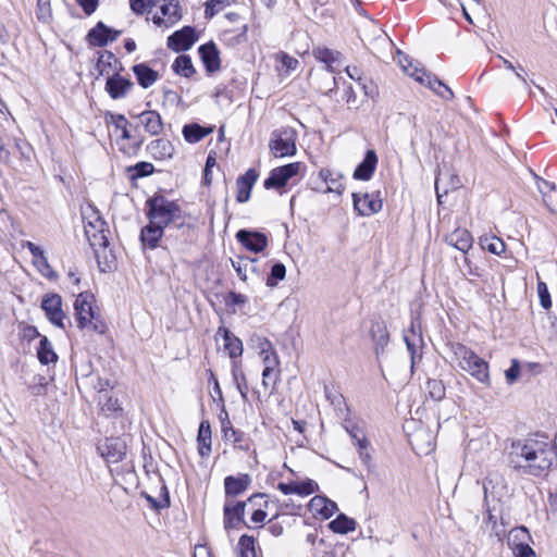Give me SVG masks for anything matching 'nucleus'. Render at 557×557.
<instances>
[{
    "instance_id": "1",
    "label": "nucleus",
    "mask_w": 557,
    "mask_h": 557,
    "mask_svg": "<svg viewBox=\"0 0 557 557\" xmlns=\"http://www.w3.org/2000/svg\"><path fill=\"white\" fill-rule=\"evenodd\" d=\"M147 207V216L150 223L141 230L140 239L145 246L151 249L158 246L164 227L189 230L193 226L189 222L190 216L175 201L168 200L163 196L148 199Z\"/></svg>"
},
{
    "instance_id": "2",
    "label": "nucleus",
    "mask_w": 557,
    "mask_h": 557,
    "mask_svg": "<svg viewBox=\"0 0 557 557\" xmlns=\"http://www.w3.org/2000/svg\"><path fill=\"white\" fill-rule=\"evenodd\" d=\"M553 455L554 453L542 442L518 441L511 444L509 463L524 473L540 476L550 468Z\"/></svg>"
},
{
    "instance_id": "3",
    "label": "nucleus",
    "mask_w": 557,
    "mask_h": 557,
    "mask_svg": "<svg viewBox=\"0 0 557 557\" xmlns=\"http://www.w3.org/2000/svg\"><path fill=\"white\" fill-rule=\"evenodd\" d=\"M397 60L403 71L413 77L417 82L426 85L431 90L445 100H451L454 98V92L447 85L440 81L435 75L426 73L424 69L419 67L418 63L400 50L397 51Z\"/></svg>"
},
{
    "instance_id": "4",
    "label": "nucleus",
    "mask_w": 557,
    "mask_h": 557,
    "mask_svg": "<svg viewBox=\"0 0 557 557\" xmlns=\"http://www.w3.org/2000/svg\"><path fill=\"white\" fill-rule=\"evenodd\" d=\"M85 235L89 245L98 256L99 249L109 246L107 234L109 233L107 222L101 218L100 212L91 205L82 208Z\"/></svg>"
},
{
    "instance_id": "5",
    "label": "nucleus",
    "mask_w": 557,
    "mask_h": 557,
    "mask_svg": "<svg viewBox=\"0 0 557 557\" xmlns=\"http://www.w3.org/2000/svg\"><path fill=\"white\" fill-rule=\"evenodd\" d=\"M451 350L458 367L479 382L490 384L488 364L474 351L462 344H454Z\"/></svg>"
},
{
    "instance_id": "6",
    "label": "nucleus",
    "mask_w": 557,
    "mask_h": 557,
    "mask_svg": "<svg viewBox=\"0 0 557 557\" xmlns=\"http://www.w3.org/2000/svg\"><path fill=\"white\" fill-rule=\"evenodd\" d=\"M92 295L81 293L74 302L75 317L78 327L92 329L95 332L103 333L106 325L99 321L91 305Z\"/></svg>"
},
{
    "instance_id": "7",
    "label": "nucleus",
    "mask_w": 557,
    "mask_h": 557,
    "mask_svg": "<svg viewBox=\"0 0 557 557\" xmlns=\"http://www.w3.org/2000/svg\"><path fill=\"white\" fill-rule=\"evenodd\" d=\"M296 133L290 128L274 131L269 148L275 158L292 157L296 153Z\"/></svg>"
},
{
    "instance_id": "8",
    "label": "nucleus",
    "mask_w": 557,
    "mask_h": 557,
    "mask_svg": "<svg viewBox=\"0 0 557 557\" xmlns=\"http://www.w3.org/2000/svg\"><path fill=\"white\" fill-rule=\"evenodd\" d=\"M300 170V163L299 162H293L285 164L283 166H278L273 169L270 172L269 177L264 181L263 186L265 189L271 188H282L284 187L287 182L298 174Z\"/></svg>"
},
{
    "instance_id": "9",
    "label": "nucleus",
    "mask_w": 557,
    "mask_h": 557,
    "mask_svg": "<svg viewBox=\"0 0 557 557\" xmlns=\"http://www.w3.org/2000/svg\"><path fill=\"white\" fill-rule=\"evenodd\" d=\"M41 309L52 324L64 329L63 321L66 315L62 310V298L59 294H46L41 300Z\"/></svg>"
},
{
    "instance_id": "10",
    "label": "nucleus",
    "mask_w": 557,
    "mask_h": 557,
    "mask_svg": "<svg viewBox=\"0 0 557 557\" xmlns=\"http://www.w3.org/2000/svg\"><path fill=\"white\" fill-rule=\"evenodd\" d=\"M246 507H247V502H236V503H232L230 500L225 502L224 507H223L225 530L236 529L239 523H243L249 528V525L244 520Z\"/></svg>"
},
{
    "instance_id": "11",
    "label": "nucleus",
    "mask_w": 557,
    "mask_h": 557,
    "mask_svg": "<svg viewBox=\"0 0 557 557\" xmlns=\"http://www.w3.org/2000/svg\"><path fill=\"white\" fill-rule=\"evenodd\" d=\"M197 40L196 30L191 26H184L168 37L169 49L180 52L191 48Z\"/></svg>"
},
{
    "instance_id": "12",
    "label": "nucleus",
    "mask_w": 557,
    "mask_h": 557,
    "mask_svg": "<svg viewBox=\"0 0 557 557\" xmlns=\"http://www.w3.org/2000/svg\"><path fill=\"white\" fill-rule=\"evenodd\" d=\"M160 12L161 15L156 14L152 17V21L157 26L170 27L182 17L180 4L176 0H163V4L160 7Z\"/></svg>"
},
{
    "instance_id": "13",
    "label": "nucleus",
    "mask_w": 557,
    "mask_h": 557,
    "mask_svg": "<svg viewBox=\"0 0 557 557\" xmlns=\"http://www.w3.org/2000/svg\"><path fill=\"white\" fill-rule=\"evenodd\" d=\"M121 32L109 28L103 22H98L87 34V39L91 46L104 47L109 42L114 41Z\"/></svg>"
},
{
    "instance_id": "14",
    "label": "nucleus",
    "mask_w": 557,
    "mask_h": 557,
    "mask_svg": "<svg viewBox=\"0 0 557 557\" xmlns=\"http://www.w3.org/2000/svg\"><path fill=\"white\" fill-rule=\"evenodd\" d=\"M354 208L363 216L374 214L382 209V200L379 199L374 194H363L360 196L357 193L352 194Z\"/></svg>"
},
{
    "instance_id": "15",
    "label": "nucleus",
    "mask_w": 557,
    "mask_h": 557,
    "mask_svg": "<svg viewBox=\"0 0 557 557\" xmlns=\"http://www.w3.org/2000/svg\"><path fill=\"white\" fill-rule=\"evenodd\" d=\"M257 347L259 349V355L262 358L264 366L263 370H265V373L268 374L269 371L280 373V360L272 343L264 337H258Z\"/></svg>"
},
{
    "instance_id": "16",
    "label": "nucleus",
    "mask_w": 557,
    "mask_h": 557,
    "mask_svg": "<svg viewBox=\"0 0 557 557\" xmlns=\"http://www.w3.org/2000/svg\"><path fill=\"white\" fill-rule=\"evenodd\" d=\"M236 238L245 248L256 253L262 251L268 245L267 236L259 232L239 230Z\"/></svg>"
},
{
    "instance_id": "17",
    "label": "nucleus",
    "mask_w": 557,
    "mask_h": 557,
    "mask_svg": "<svg viewBox=\"0 0 557 557\" xmlns=\"http://www.w3.org/2000/svg\"><path fill=\"white\" fill-rule=\"evenodd\" d=\"M133 86L134 84L131 79L115 73L107 78L104 89L112 99H121L128 94Z\"/></svg>"
},
{
    "instance_id": "18",
    "label": "nucleus",
    "mask_w": 557,
    "mask_h": 557,
    "mask_svg": "<svg viewBox=\"0 0 557 557\" xmlns=\"http://www.w3.org/2000/svg\"><path fill=\"white\" fill-rule=\"evenodd\" d=\"M259 177L258 172L255 169H249L244 175H240L236 181V200L237 202H247L250 198V194L253 185Z\"/></svg>"
},
{
    "instance_id": "19",
    "label": "nucleus",
    "mask_w": 557,
    "mask_h": 557,
    "mask_svg": "<svg viewBox=\"0 0 557 557\" xmlns=\"http://www.w3.org/2000/svg\"><path fill=\"white\" fill-rule=\"evenodd\" d=\"M198 52L207 72L213 73L220 70V52L213 41L201 45L198 48Z\"/></svg>"
},
{
    "instance_id": "20",
    "label": "nucleus",
    "mask_w": 557,
    "mask_h": 557,
    "mask_svg": "<svg viewBox=\"0 0 557 557\" xmlns=\"http://www.w3.org/2000/svg\"><path fill=\"white\" fill-rule=\"evenodd\" d=\"M251 478L248 473L237 476L228 475L224 479V491L226 498L242 495L250 485Z\"/></svg>"
},
{
    "instance_id": "21",
    "label": "nucleus",
    "mask_w": 557,
    "mask_h": 557,
    "mask_svg": "<svg viewBox=\"0 0 557 557\" xmlns=\"http://www.w3.org/2000/svg\"><path fill=\"white\" fill-rule=\"evenodd\" d=\"M370 334L374 342V352L376 357L384 352L389 343V333L384 321H374L371 324Z\"/></svg>"
},
{
    "instance_id": "22",
    "label": "nucleus",
    "mask_w": 557,
    "mask_h": 557,
    "mask_svg": "<svg viewBox=\"0 0 557 557\" xmlns=\"http://www.w3.org/2000/svg\"><path fill=\"white\" fill-rule=\"evenodd\" d=\"M147 151L154 160L162 161L172 159L175 149L170 140L165 138H157L147 145Z\"/></svg>"
},
{
    "instance_id": "23",
    "label": "nucleus",
    "mask_w": 557,
    "mask_h": 557,
    "mask_svg": "<svg viewBox=\"0 0 557 557\" xmlns=\"http://www.w3.org/2000/svg\"><path fill=\"white\" fill-rule=\"evenodd\" d=\"M140 125L151 136H158L163 131V121L161 115L154 110H147L137 115Z\"/></svg>"
},
{
    "instance_id": "24",
    "label": "nucleus",
    "mask_w": 557,
    "mask_h": 557,
    "mask_svg": "<svg viewBox=\"0 0 557 557\" xmlns=\"http://www.w3.org/2000/svg\"><path fill=\"white\" fill-rule=\"evenodd\" d=\"M216 336H222L224 341V350L231 358H238L243 355V342L235 336L228 329L220 326L216 331Z\"/></svg>"
},
{
    "instance_id": "25",
    "label": "nucleus",
    "mask_w": 557,
    "mask_h": 557,
    "mask_svg": "<svg viewBox=\"0 0 557 557\" xmlns=\"http://www.w3.org/2000/svg\"><path fill=\"white\" fill-rule=\"evenodd\" d=\"M377 165V156L376 152L372 149L366 152L363 161L358 164V166L354 171V178L360 181H369Z\"/></svg>"
},
{
    "instance_id": "26",
    "label": "nucleus",
    "mask_w": 557,
    "mask_h": 557,
    "mask_svg": "<svg viewBox=\"0 0 557 557\" xmlns=\"http://www.w3.org/2000/svg\"><path fill=\"white\" fill-rule=\"evenodd\" d=\"M445 242L466 253L472 247L473 238L468 230L458 227L445 236Z\"/></svg>"
},
{
    "instance_id": "27",
    "label": "nucleus",
    "mask_w": 557,
    "mask_h": 557,
    "mask_svg": "<svg viewBox=\"0 0 557 557\" xmlns=\"http://www.w3.org/2000/svg\"><path fill=\"white\" fill-rule=\"evenodd\" d=\"M222 432L224 440L231 441L236 448L245 451L250 449L249 440L246 437L245 433L234 429L227 419L222 422Z\"/></svg>"
},
{
    "instance_id": "28",
    "label": "nucleus",
    "mask_w": 557,
    "mask_h": 557,
    "mask_svg": "<svg viewBox=\"0 0 557 557\" xmlns=\"http://www.w3.org/2000/svg\"><path fill=\"white\" fill-rule=\"evenodd\" d=\"M101 451L109 462L115 463L121 461L126 455V445L120 438H110L107 440Z\"/></svg>"
},
{
    "instance_id": "29",
    "label": "nucleus",
    "mask_w": 557,
    "mask_h": 557,
    "mask_svg": "<svg viewBox=\"0 0 557 557\" xmlns=\"http://www.w3.org/2000/svg\"><path fill=\"white\" fill-rule=\"evenodd\" d=\"M211 436L212 432L209 421H201L197 435L198 451L201 457H208L211 453Z\"/></svg>"
},
{
    "instance_id": "30",
    "label": "nucleus",
    "mask_w": 557,
    "mask_h": 557,
    "mask_svg": "<svg viewBox=\"0 0 557 557\" xmlns=\"http://www.w3.org/2000/svg\"><path fill=\"white\" fill-rule=\"evenodd\" d=\"M133 72L137 78L138 84L145 89L152 86L159 77L158 72L145 63L134 65Z\"/></svg>"
},
{
    "instance_id": "31",
    "label": "nucleus",
    "mask_w": 557,
    "mask_h": 557,
    "mask_svg": "<svg viewBox=\"0 0 557 557\" xmlns=\"http://www.w3.org/2000/svg\"><path fill=\"white\" fill-rule=\"evenodd\" d=\"M310 507L319 512L323 518L329 519L337 510V505L324 496H314L310 500Z\"/></svg>"
},
{
    "instance_id": "32",
    "label": "nucleus",
    "mask_w": 557,
    "mask_h": 557,
    "mask_svg": "<svg viewBox=\"0 0 557 557\" xmlns=\"http://www.w3.org/2000/svg\"><path fill=\"white\" fill-rule=\"evenodd\" d=\"M212 132V128L203 127L197 123L186 124L183 127V136L187 143L195 144L203 139Z\"/></svg>"
},
{
    "instance_id": "33",
    "label": "nucleus",
    "mask_w": 557,
    "mask_h": 557,
    "mask_svg": "<svg viewBox=\"0 0 557 557\" xmlns=\"http://www.w3.org/2000/svg\"><path fill=\"white\" fill-rule=\"evenodd\" d=\"M329 528L334 533L347 534L355 531L356 521L344 513H339L334 520L330 522Z\"/></svg>"
},
{
    "instance_id": "34",
    "label": "nucleus",
    "mask_w": 557,
    "mask_h": 557,
    "mask_svg": "<svg viewBox=\"0 0 557 557\" xmlns=\"http://www.w3.org/2000/svg\"><path fill=\"white\" fill-rule=\"evenodd\" d=\"M313 55L319 61L325 63L330 72H335L333 64L339 61L341 53L325 47H318L313 50Z\"/></svg>"
},
{
    "instance_id": "35",
    "label": "nucleus",
    "mask_w": 557,
    "mask_h": 557,
    "mask_svg": "<svg viewBox=\"0 0 557 557\" xmlns=\"http://www.w3.org/2000/svg\"><path fill=\"white\" fill-rule=\"evenodd\" d=\"M37 356L42 364H49L50 362H55L58 360V356L53 351L52 344L46 336L40 338Z\"/></svg>"
},
{
    "instance_id": "36",
    "label": "nucleus",
    "mask_w": 557,
    "mask_h": 557,
    "mask_svg": "<svg viewBox=\"0 0 557 557\" xmlns=\"http://www.w3.org/2000/svg\"><path fill=\"white\" fill-rule=\"evenodd\" d=\"M232 374H233L234 383L236 385L237 391L240 394L242 399L245 403L248 401L247 380H246L245 373L243 371H240L238 362H233Z\"/></svg>"
},
{
    "instance_id": "37",
    "label": "nucleus",
    "mask_w": 557,
    "mask_h": 557,
    "mask_svg": "<svg viewBox=\"0 0 557 557\" xmlns=\"http://www.w3.org/2000/svg\"><path fill=\"white\" fill-rule=\"evenodd\" d=\"M172 69L176 74L187 78L194 75L196 72L190 57L186 54H181L177 57L172 65Z\"/></svg>"
},
{
    "instance_id": "38",
    "label": "nucleus",
    "mask_w": 557,
    "mask_h": 557,
    "mask_svg": "<svg viewBox=\"0 0 557 557\" xmlns=\"http://www.w3.org/2000/svg\"><path fill=\"white\" fill-rule=\"evenodd\" d=\"M447 174L443 173L442 171L438 172L436 180H435V190L437 196V201L442 203V198L444 195H447L449 189H457L459 187V180L457 176L451 177L450 187H448L446 184L444 185V181L446 178Z\"/></svg>"
},
{
    "instance_id": "39",
    "label": "nucleus",
    "mask_w": 557,
    "mask_h": 557,
    "mask_svg": "<svg viewBox=\"0 0 557 557\" xmlns=\"http://www.w3.org/2000/svg\"><path fill=\"white\" fill-rule=\"evenodd\" d=\"M237 557H257L253 536L244 534L239 537Z\"/></svg>"
},
{
    "instance_id": "40",
    "label": "nucleus",
    "mask_w": 557,
    "mask_h": 557,
    "mask_svg": "<svg viewBox=\"0 0 557 557\" xmlns=\"http://www.w3.org/2000/svg\"><path fill=\"white\" fill-rule=\"evenodd\" d=\"M326 399L331 403V405L341 412L343 416L344 413L348 412V408L346 405V400L342 394H339L336 391H333L325 386L324 388Z\"/></svg>"
},
{
    "instance_id": "41",
    "label": "nucleus",
    "mask_w": 557,
    "mask_h": 557,
    "mask_svg": "<svg viewBox=\"0 0 557 557\" xmlns=\"http://www.w3.org/2000/svg\"><path fill=\"white\" fill-rule=\"evenodd\" d=\"M426 389L432 399L440 401L445 397L446 388L441 380L430 379L426 382Z\"/></svg>"
},
{
    "instance_id": "42",
    "label": "nucleus",
    "mask_w": 557,
    "mask_h": 557,
    "mask_svg": "<svg viewBox=\"0 0 557 557\" xmlns=\"http://www.w3.org/2000/svg\"><path fill=\"white\" fill-rule=\"evenodd\" d=\"M404 341L408 351L410 352L411 371H413L414 364L422 358L421 354L419 352L422 342H418L414 338H411L408 334L404 335Z\"/></svg>"
},
{
    "instance_id": "43",
    "label": "nucleus",
    "mask_w": 557,
    "mask_h": 557,
    "mask_svg": "<svg viewBox=\"0 0 557 557\" xmlns=\"http://www.w3.org/2000/svg\"><path fill=\"white\" fill-rule=\"evenodd\" d=\"M235 2V0H209L206 2L205 15L207 18L213 17L216 13Z\"/></svg>"
},
{
    "instance_id": "44",
    "label": "nucleus",
    "mask_w": 557,
    "mask_h": 557,
    "mask_svg": "<svg viewBox=\"0 0 557 557\" xmlns=\"http://www.w3.org/2000/svg\"><path fill=\"white\" fill-rule=\"evenodd\" d=\"M530 540V534L527 528L521 527L510 531L507 543L509 548L518 545L519 543H527Z\"/></svg>"
},
{
    "instance_id": "45",
    "label": "nucleus",
    "mask_w": 557,
    "mask_h": 557,
    "mask_svg": "<svg viewBox=\"0 0 557 557\" xmlns=\"http://www.w3.org/2000/svg\"><path fill=\"white\" fill-rule=\"evenodd\" d=\"M482 248L494 255H502L505 251V243L498 237H485L481 240Z\"/></svg>"
},
{
    "instance_id": "46",
    "label": "nucleus",
    "mask_w": 557,
    "mask_h": 557,
    "mask_svg": "<svg viewBox=\"0 0 557 557\" xmlns=\"http://www.w3.org/2000/svg\"><path fill=\"white\" fill-rule=\"evenodd\" d=\"M320 177L327 184L326 193L336 191L337 194H342L344 187L342 183L337 178L332 177V172L327 169H322L320 171Z\"/></svg>"
},
{
    "instance_id": "47",
    "label": "nucleus",
    "mask_w": 557,
    "mask_h": 557,
    "mask_svg": "<svg viewBox=\"0 0 557 557\" xmlns=\"http://www.w3.org/2000/svg\"><path fill=\"white\" fill-rule=\"evenodd\" d=\"M286 275V268L283 263L277 262L273 264L271 269V273L267 278V285L270 287H274L277 284V281L284 280Z\"/></svg>"
},
{
    "instance_id": "48",
    "label": "nucleus",
    "mask_w": 557,
    "mask_h": 557,
    "mask_svg": "<svg viewBox=\"0 0 557 557\" xmlns=\"http://www.w3.org/2000/svg\"><path fill=\"white\" fill-rule=\"evenodd\" d=\"M536 180V186L539 191L543 196L544 202L547 205V198L552 200V194L555 191V184L539 177L535 173H532Z\"/></svg>"
},
{
    "instance_id": "49",
    "label": "nucleus",
    "mask_w": 557,
    "mask_h": 557,
    "mask_svg": "<svg viewBox=\"0 0 557 557\" xmlns=\"http://www.w3.org/2000/svg\"><path fill=\"white\" fill-rule=\"evenodd\" d=\"M297 495L308 496L318 491L319 486L317 482L311 479H308L302 482H296Z\"/></svg>"
},
{
    "instance_id": "50",
    "label": "nucleus",
    "mask_w": 557,
    "mask_h": 557,
    "mask_svg": "<svg viewBox=\"0 0 557 557\" xmlns=\"http://www.w3.org/2000/svg\"><path fill=\"white\" fill-rule=\"evenodd\" d=\"M345 429H346L347 433L350 435V437L352 440V444L355 446L368 441L363 430L361 428H359L358 425L351 424L349 426H346Z\"/></svg>"
},
{
    "instance_id": "51",
    "label": "nucleus",
    "mask_w": 557,
    "mask_h": 557,
    "mask_svg": "<svg viewBox=\"0 0 557 557\" xmlns=\"http://www.w3.org/2000/svg\"><path fill=\"white\" fill-rule=\"evenodd\" d=\"M515 557H536L534 549L529 543H519L510 548Z\"/></svg>"
},
{
    "instance_id": "52",
    "label": "nucleus",
    "mask_w": 557,
    "mask_h": 557,
    "mask_svg": "<svg viewBox=\"0 0 557 557\" xmlns=\"http://www.w3.org/2000/svg\"><path fill=\"white\" fill-rule=\"evenodd\" d=\"M537 294H539L541 306L544 309H549L552 307V300H550V295H549L547 285L544 282L537 283Z\"/></svg>"
},
{
    "instance_id": "53",
    "label": "nucleus",
    "mask_w": 557,
    "mask_h": 557,
    "mask_svg": "<svg viewBox=\"0 0 557 557\" xmlns=\"http://www.w3.org/2000/svg\"><path fill=\"white\" fill-rule=\"evenodd\" d=\"M129 5L135 13L143 14L156 5V0H129Z\"/></svg>"
},
{
    "instance_id": "54",
    "label": "nucleus",
    "mask_w": 557,
    "mask_h": 557,
    "mask_svg": "<svg viewBox=\"0 0 557 557\" xmlns=\"http://www.w3.org/2000/svg\"><path fill=\"white\" fill-rule=\"evenodd\" d=\"M356 447H357V449H358V454H359V457H360V459H361L362 463H363L367 468H370V466H371V460H372L371 455H370V450H369V448H370V442H369V441H367V442H364V443H362V444L357 445Z\"/></svg>"
},
{
    "instance_id": "55",
    "label": "nucleus",
    "mask_w": 557,
    "mask_h": 557,
    "mask_svg": "<svg viewBox=\"0 0 557 557\" xmlns=\"http://www.w3.org/2000/svg\"><path fill=\"white\" fill-rule=\"evenodd\" d=\"M103 397L106 398L104 401H102V398H100L102 411L109 413V412H115L120 409L117 398H113L111 396H108L107 394H103Z\"/></svg>"
},
{
    "instance_id": "56",
    "label": "nucleus",
    "mask_w": 557,
    "mask_h": 557,
    "mask_svg": "<svg viewBox=\"0 0 557 557\" xmlns=\"http://www.w3.org/2000/svg\"><path fill=\"white\" fill-rule=\"evenodd\" d=\"M34 263L37 265L42 275L51 277L52 274H54L45 255L34 260Z\"/></svg>"
},
{
    "instance_id": "57",
    "label": "nucleus",
    "mask_w": 557,
    "mask_h": 557,
    "mask_svg": "<svg viewBox=\"0 0 557 557\" xmlns=\"http://www.w3.org/2000/svg\"><path fill=\"white\" fill-rule=\"evenodd\" d=\"M344 98L349 109L357 110L360 107V101L351 86L345 90Z\"/></svg>"
},
{
    "instance_id": "58",
    "label": "nucleus",
    "mask_w": 557,
    "mask_h": 557,
    "mask_svg": "<svg viewBox=\"0 0 557 557\" xmlns=\"http://www.w3.org/2000/svg\"><path fill=\"white\" fill-rule=\"evenodd\" d=\"M280 379V373L274 371H269L268 374L265 373V370L262 371V386L264 389H268L270 385L272 387L275 386Z\"/></svg>"
},
{
    "instance_id": "59",
    "label": "nucleus",
    "mask_w": 557,
    "mask_h": 557,
    "mask_svg": "<svg viewBox=\"0 0 557 557\" xmlns=\"http://www.w3.org/2000/svg\"><path fill=\"white\" fill-rule=\"evenodd\" d=\"M134 171L136 172V176L138 177H145L153 173L154 168L149 162H138L134 166Z\"/></svg>"
},
{
    "instance_id": "60",
    "label": "nucleus",
    "mask_w": 557,
    "mask_h": 557,
    "mask_svg": "<svg viewBox=\"0 0 557 557\" xmlns=\"http://www.w3.org/2000/svg\"><path fill=\"white\" fill-rule=\"evenodd\" d=\"M506 379L509 383H512L513 381H516L520 374V366H519V362L513 359L511 361V366L508 370H506Z\"/></svg>"
},
{
    "instance_id": "61",
    "label": "nucleus",
    "mask_w": 557,
    "mask_h": 557,
    "mask_svg": "<svg viewBox=\"0 0 557 557\" xmlns=\"http://www.w3.org/2000/svg\"><path fill=\"white\" fill-rule=\"evenodd\" d=\"M244 261L245 260L243 258H239L238 260L231 259L232 265H233L234 270L236 271L238 277L243 281H246L247 280V275H246L247 264L244 263Z\"/></svg>"
},
{
    "instance_id": "62",
    "label": "nucleus",
    "mask_w": 557,
    "mask_h": 557,
    "mask_svg": "<svg viewBox=\"0 0 557 557\" xmlns=\"http://www.w3.org/2000/svg\"><path fill=\"white\" fill-rule=\"evenodd\" d=\"M83 9V11L90 15L94 13L99 4V0H75Z\"/></svg>"
},
{
    "instance_id": "63",
    "label": "nucleus",
    "mask_w": 557,
    "mask_h": 557,
    "mask_svg": "<svg viewBox=\"0 0 557 557\" xmlns=\"http://www.w3.org/2000/svg\"><path fill=\"white\" fill-rule=\"evenodd\" d=\"M162 490H165V487H163ZM164 492H165V495L161 502H157L153 497H151L149 495L146 496L147 500L151 504V506L154 509H161V508H165V507L170 506V498H169L168 492L166 491H164Z\"/></svg>"
},
{
    "instance_id": "64",
    "label": "nucleus",
    "mask_w": 557,
    "mask_h": 557,
    "mask_svg": "<svg viewBox=\"0 0 557 557\" xmlns=\"http://www.w3.org/2000/svg\"><path fill=\"white\" fill-rule=\"evenodd\" d=\"M24 247H26L28 249V251L32 253L34 260H36L45 255V251L39 246L34 244L33 242H26Z\"/></svg>"
}]
</instances>
